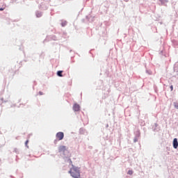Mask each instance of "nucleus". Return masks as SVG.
<instances>
[{"mask_svg":"<svg viewBox=\"0 0 178 178\" xmlns=\"http://www.w3.org/2000/svg\"><path fill=\"white\" fill-rule=\"evenodd\" d=\"M69 173L74 178H80V168L72 165L70 168Z\"/></svg>","mask_w":178,"mask_h":178,"instance_id":"f257e3e1","label":"nucleus"},{"mask_svg":"<svg viewBox=\"0 0 178 178\" xmlns=\"http://www.w3.org/2000/svg\"><path fill=\"white\" fill-rule=\"evenodd\" d=\"M56 137L57 140L60 141L61 140H63V137H65V134H63V132H58L56 135Z\"/></svg>","mask_w":178,"mask_h":178,"instance_id":"f03ea898","label":"nucleus"},{"mask_svg":"<svg viewBox=\"0 0 178 178\" xmlns=\"http://www.w3.org/2000/svg\"><path fill=\"white\" fill-rule=\"evenodd\" d=\"M72 109L74 111V112H79V111H80V105L75 103L72 107Z\"/></svg>","mask_w":178,"mask_h":178,"instance_id":"7ed1b4c3","label":"nucleus"},{"mask_svg":"<svg viewBox=\"0 0 178 178\" xmlns=\"http://www.w3.org/2000/svg\"><path fill=\"white\" fill-rule=\"evenodd\" d=\"M65 151H66V146H59L58 147V152H65Z\"/></svg>","mask_w":178,"mask_h":178,"instance_id":"20e7f679","label":"nucleus"},{"mask_svg":"<svg viewBox=\"0 0 178 178\" xmlns=\"http://www.w3.org/2000/svg\"><path fill=\"white\" fill-rule=\"evenodd\" d=\"M177 147H178L177 138H174V140H173V147L176 149H177Z\"/></svg>","mask_w":178,"mask_h":178,"instance_id":"39448f33","label":"nucleus"},{"mask_svg":"<svg viewBox=\"0 0 178 178\" xmlns=\"http://www.w3.org/2000/svg\"><path fill=\"white\" fill-rule=\"evenodd\" d=\"M62 73H63V71L57 72V76H58L59 77H63V75L62 74Z\"/></svg>","mask_w":178,"mask_h":178,"instance_id":"423d86ee","label":"nucleus"},{"mask_svg":"<svg viewBox=\"0 0 178 178\" xmlns=\"http://www.w3.org/2000/svg\"><path fill=\"white\" fill-rule=\"evenodd\" d=\"M174 106H175V108H176V109H178V103L177 102H175L174 103Z\"/></svg>","mask_w":178,"mask_h":178,"instance_id":"0eeeda50","label":"nucleus"},{"mask_svg":"<svg viewBox=\"0 0 178 178\" xmlns=\"http://www.w3.org/2000/svg\"><path fill=\"white\" fill-rule=\"evenodd\" d=\"M128 175H133V170H129Z\"/></svg>","mask_w":178,"mask_h":178,"instance_id":"6e6552de","label":"nucleus"},{"mask_svg":"<svg viewBox=\"0 0 178 178\" xmlns=\"http://www.w3.org/2000/svg\"><path fill=\"white\" fill-rule=\"evenodd\" d=\"M27 144H29V140H26V141L25 142V145H26V147H27Z\"/></svg>","mask_w":178,"mask_h":178,"instance_id":"1a4fd4ad","label":"nucleus"},{"mask_svg":"<svg viewBox=\"0 0 178 178\" xmlns=\"http://www.w3.org/2000/svg\"><path fill=\"white\" fill-rule=\"evenodd\" d=\"M171 91H173V86H170Z\"/></svg>","mask_w":178,"mask_h":178,"instance_id":"9d476101","label":"nucleus"},{"mask_svg":"<svg viewBox=\"0 0 178 178\" xmlns=\"http://www.w3.org/2000/svg\"><path fill=\"white\" fill-rule=\"evenodd\" d=\"M40 95H42V92H39Z\"/></svg>","mask_w":178,"mask_h":178,"instance_id":"9b49d317","label":"nucleus"},{"mask_svg":"<svg viewBox=\"0 0 178 178\" xmlns=\"http://www.w3.org/2000/svg\"><path fill=\"white\" fill-rule=\"evenodd\" d=\"M0 10H3V8H0Z\"/></svg>","mask_w":178,"mask_h":178,"instance_id":"f8f14e48","label":"nucleus"},{"mask_svg":"<svg viewBox=\"0 0 178 178\" xmlns=\"http://www.w3.org/2000/svg\"><path fill=\"white\" fill-rule=\"evenodd\" d=\"M126 2H127V1H129V0H124Z\"/></svg>","mask_w":178,"mask_h":178,"instance_id":"ddd939ff","label":"nucleus"}]
</instances>
